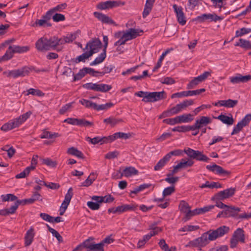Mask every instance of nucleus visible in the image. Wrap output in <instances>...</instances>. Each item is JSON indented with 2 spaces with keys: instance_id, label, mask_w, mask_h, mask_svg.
<instances>
[{
  "instance_id": "f257e3e1",
  "label": "nucleus",
  "mask_w": 251,
  "mask_h": 251,
  "mask_svg": "<svg viewBox=\"0 0 251 251\" xmlns=\"http://www.w3.org/2000/svg\"><path fill=\"white\" fill-rule=\"evenodd\" d=\"M143 32L142 30L130 28L126 31H119L115 34V37L119 38V40L114 43L115 46H119L116 50L120 53L123 52L122 48L120 46L125 44L126 41L135 38Z\"/></svg>"
},
{
  "instance_id": "f03ea898",
  "label": "nucleus",
  "mask_w": 251,
  "mask_h": 251,
  "mask_svg": "<svg viewBox=\"0 0 251 251\" xmlns=\"http://www.w3.org/2000/svg\"><path fill=\"white\" fill-rule=\"evenodd\" d=\"M15 40L14 38L7 40L0 46V50L3 49L4 48H8L5 54H7L8 56L6 57L8 58V60L13 57L14 53H24L27 52L29 50V48L28 46H20L13 44Z\"/></svg>"
},
{
  "instance_id": "7ed1b4c3",
  "label": "nucleus",
  "mask_w": 251,
  "mask_h": 251,
  "mask_svg": "<svg viewBox=\"0 0 251 251\" xmlns=\"http://www.w3.org/2000/svg\"><path fill=\"white\" fill-rule=\"evenodd\" d=\"M36 49L41 51L55 49L57 51L61 50V47H58L57 42V37H53L50 39L46 37L40 38L36 43Z\"/></svg>"
},
{
  "instance_id": "20e7f679",
  "label": "nucleus",
  "mask_w": 251,
  "mask_h": 251,
  "mask_svg": "<svg viewBox=\"0 0 251 251\" xmlns=\"http://www.w3.org/2000/svg\"><path fill=\"white\" fill-rule=\"evenodd\" d=\"M31 114V111H28L3 124L0 127V129L3 131L6 132L18 127L24 124L30 117Z\"/></svg>"
},
{
  "instance_id": "39448f33",
  "label": "nucleus",
  "mask_w": 251,
  "mask_h": 251,
  "mask_svg": "<svg viewBox=\"0 0 251 251\" xmlns=\"http://www.w3.org/2000/svg\"><path fill=\"white\" fill-rule=\"evenodd\" d=\"M135 95L142 97V101L145 102H153L166 98L164 91L153 92L139 91L135 93Z\"/></svg>"
},
{
  "instance_id": "423d86ee",
  "label": "nucleus",
  "mask_w": 251,
  "mask_h": 251,
  "mask_svg": "<svg viewBox=\"0 0 251 251\" xmlns=\"http://www.w3.org/2000/svg\"><path fill=\"white\" fill-rule=\"evenodd\" d=\"M210 241L211 240L210 239L209 231H207L203 233L200 237L190 241L185 247L198 248L200 250H201L202 247L208 244Z\"/></svg>"
},
{
  "instance_id": "0eeeda50",
  "label": "nucleus",
  "mask_w": 251,
  "mask_h": 251,
  "mask_svg": "<svg viewBox=\"0 0 251 251\" xmlns=\"http://www.w3.org/2000/svg\"><path fill=\"white\" fill-rule=\"evenodd\" d=\"M83 87L88 90L100 92H106L112 88L111 85L107 84L99 83H93L92 82L86 83L83 85Z\"/></svg>"
},
{
  "instance_id": "6e6552de",
  "label": "nucleus",
  "mask_w": 251,
  "mask_h": 251,
  "mask_svg": "<svg viewBox=\"0 0 251 251\" xmlns=\"http://www.w3.org/2000/svg\"><path fill=\"white\" fill-rule=\"evenodd\" d=\"M211 72H204L201 75L197 77H194L188 84L187 88L188 89H191L195 88L200 83L204 81L209 76L211 75Z\"/></svg>"
},
{
  "instance_id": "1a4fd4ad",
  "label": "nucleus",
  "mask_w": 251,
  "mask_h": 251,
  "mask_svg": "<svg viewBox=\"0 0 251 251\" xmlns=\"http://www.w3.org/2000/svg\"><path fill=\"white\" fill-rule=\"evenodd\" d=\"M101 47V41L98 38L91 40L87 43L85 49L89 50L88 51L89 53H91L92 55L98 52Z\"/></svg>"
},
{
  "instance_id": "9d476101",
  "label": "nucleus",
  "mask_w": 251,
  "mask_h": 251,
  "mask_svg": "<svg viewBox=\"0 0 251 251\" xmlns=\"http://www.w3.org/2000/svg\"><path fill=\"white\" fill-rule=\"evenodd\" d=\"M180 210L184 213L185 216L183 219L184 222L189 220L192 217L195 216L194 210H191L189 204L184 201H181L179 205Z\"/></svg>"
},
{
  "instance_id": "9b49d317",
  "label": "nucleus",
  "mask_w": 251,
  "mask_h": 251,
  "mask_svg": "<svg viewBox=\"0 0 251 251\" xmlns=\"http://www.w3.org/2000/svg\"><path fill=\"white\" fill-rule=\"evenodd\" d=\"M229 228L228 226H223L213 231H208L210 239L214 240L219 237H221L229 232Z\"/></svg>"
},
{
  "instance_id": "f8f14e48",
  "label": "nucleus",
  "mask_w": 251,
  "mask_h": 251,
  "mask_svg": "<svg viewBox=\"0 0 251 251\" xmlns=\"http://www.w3.org/2000/svg\"><path fill=\"white\" fill-rule=\"evenodd\" d=\"M222 20V18L221 17L215 13L203 14L196 18V20L200 23H203L205 21L216 22Z\"/></svg>"
},
{
  "instance_id": "ddd939ff",
  "label": "nucleus",
  "mask_w": 251,
  "mask_h": 251,
  "mask_svg": "<svg viewBox=\"0 0 251 251\" xmlns=\"http://www.w3.org/2000/svg\"><path fill=\"white\" fill-rule=\"evenodd\" d=\"M51 16L48 12L45 15L42 17L41 19H37L35 22L32 23L31 26L34 27L38 26L49 27L51 26V24L49 22L51 19Z\"/></svg>"
},
{
  "instance_id": "4468645a",
  "label": "nucleus",
  "mask_w": 251,
  "mask_h": 251,
  "mask_svg": "<svg viewBox=\"0 0 251 251\" xmlns=\"http://www.w3.org/2000/svg\"><path fill=\"white\" fill-rule=\"evenodd\" d=\"M173 7L176 13L177 22L181 25H184L186 23V20L182 7L176 4H174Z\"/></svg>"
},
{
  "instance_id": "2eb2a0df",
  "label": "nucleus",
  "mask_w": 251,
  "mask_h": 251,
  "mask_svg": "<svg viewBox=\"0 0 251 251\" xmlns=\"http://www.w3.org/2000/svg\"><path fill=\"white\" fill-rule=\"evenodd\" d=\"M251 121V114H247L245 117L239 122L236 126L234 127L231 134L234 135L239 132L240 130L243 128V127L246 126L249 124L250 122Z\"/></svg>"
},
{
  "instance_id": "dca6fc26",
  "label": "nucleus",
  "mask_w": 251,
  "mask_h": 251,
  "mask_svg": "<svg viewBox=\"0 0 251 251\" xmlns=\"http://www.w3.org/2000/svg\"><path fill=\"white\" fill-rule=\"evenodd\" d=\"M235 191V189L232 188L225 189L215 194L214 198L217 200L222 201L232 196Z\"/></svg>"
},
{
  "instance_id": "f3484780",
  "label": "nucleus",
  "mask_w": 251,
  "mask_h": 251,
  "mask_svg": "<svg viewBox=\"0 0 251 251\" xmlns=\"http://www.w3.org/2000/svg\"><path fill=\"white\" fill-rule=\"evenodd\" d=\"M229 79L230 82L233 84L245 83L251 79V75L243 76L241 74H237L235 76L230 77Z\"/></svg>"
},
{
  "instance_id": "a211bd4d",
  "label": "nucleus",
  "mask_w": 251,
  "mask_h": 251,
  "mask_svg": "<svg viewBox=\"0 0 251 251\" xmlns=\"http://www.w3.org/2000/svg\"><path fill=\"white\" fill-rule=\"evenodd\" d=\"M76 33H72L67 34L63 38H58L57 37V42L58 47L65 43H69L73 42L76 38Z\"/></svg>"
},
{
  "instance_id": "6ab92c4d",
  "label": "nucleus",
  "mask_w": 251,
  "mask_h": 251,
  "mask_svg": "<svg viewBox=\"0 0 251 251\" xmlns=\"http://www.w3.org/2000/svg\"><path fill=\"white\" fill-rule=\"evenodd\" d=\"M206 168L207 170L219 175H223L226 176L229 174L228 171L225 170L221 166L215 164L207 165Z\"/></svg>"
},
{
  "instance_id": "aec40b11",
  "label": "nucleus",
  "mask_w": 251,
  "mask_h": 251,
  "mask_svg": "<svg viewBox=\"0 0 251 251\" xmlns=\"http://www.w3.org/2000/svg\"><path fill=\"white\" fill-rule=\"evenodd\" d=\"M35 235L34 228L31 227L28 230L25 236V246H29L33 242Z\"/></svg>"
},
{
  "instance_id": "412c9836",
  "label": "nucleus",
  "mask_w": 251,
  "mask_h": 251,
  "mask_svg": "<svg viewBox=\"0 0 251 251\" xmlns=\"http://www.w3.org/2000/svg\"><path fill=\"white\" fill-rule=\"evenodd\" d=\"M103 122L107 125L114 127L117 125L120 124L124 122L122 119L116 118L114 117L111 116L103 120Z\"/></svg>"
},
{
  "instance_id": "4be33fe9",
  "label": "nucleus",
  "mask_w": 251,
  "mask_h": 251,
  "mask_svg": "<svg viewBox=\"0 0 251 251\" xmlns=\"http://www.w3.org/2000/svg\"><path fill=\"white\" fill-rule=\"evenodd\" d=\"M73 196V188L70 187L65 196V199L63 201L60 207L67 209L71 200Z\"/></svg>"
},
{
  "instance_id": "5701e85b",
  "label": "nucleus",
  "mask_w": 251,
  "mask_h": 251,
  "mask_svg": "<svg viewBox=\"0 0 251 251\" xmlns=\"http://www.w3.org/2000/svg\"><path fill=\"white\" fill-rule=\"evenodd\" d=\"M175 191L174 186H171L170 187L165 188L163 191V197L162 198H155L154 201L158 203L163 201L165 197L171 195Z\"/></svg>"
},
{
  "instance_id": "b1692460",
  "label": "nucleus",
  "mask_w": 251,
  "mask_h": 251,
  "mask_svg": "<svg viewBox=\"0 0 251 251\" xmlns=\"http://www.w3.org/2000/svg\"><path fill=\"white\" fill-rule=\"evenodd\" d=\"M194 161L191 159H181L179 163H177L176 166L179 170L185 169L188 167H191L194 165Z\"/></svg>"
},
{
  "instance_id": "393cba45",
  "label": "nucleus",
  "mask_w": 251,
  "mask_h": 251,
  "mask_svg": "<svg viewBox=\"0 0 251 251\" xmlns=\"http://www.w3.org/2000/svg\"><path fill=\"white\" fill-rule=\"evenodd\" d=\"M138 174V171L134 167H128L125 168L121 174V176H125L126 177H130Z\"/></svg>"
},
{
  "instance_id": "a878e982",
  "label": "nucleus",
  "mask_w": 251,
  "mask_h": 251,
  "mask_svg": "<svg viewBox=\"0 0 251 251\" xmlns=\"http://www.w3.org/2000/svg\"><path fill=\"white\" fill-rule=\"evenodd\" d=\"M86 140L91 143L92 144L95 145L96 144L100 143L101 144L103 143H109V140L107 137H96L94 138H91L89 137H87L86 138Z\"/></svg>"
},
{
  "instance_id": "bb28decb",
  "label": "nucleus",
  "mask_w": 251,
  "mask_h": 251,
  "mask_svg": "<svg viewBox=\"0 0 251 251\" xmlns=\"http://www.w3.org/2000/svg\"><path fill=\"white\" fill-rule=\"evenodd\" d=\"M240 210V209L238 207L227 205V207H226L224 210L225 217L234 216Z\"/></svg>"
},
{
  "instance_id": "cd10ccee",
  "label": "nucleus",
  "mask_w": 251,
  "mask_h": 251,
  "mask_svg": "<svg viewBox=\"0 0 251 251\" xmlns=\"http://www.w3.org/2000/svg\"><path fill=\"white\" fill-rule=\"evenodd\" d=\"M94 15L100 21L104 23L108 24H113L114 23V21L111 18L105 15L97 12H94Z\"/></svg>"
},
{
  "instance_id": "c85d7f7f",
  "label": "nucleus",
  "mask_w": 251,
  "mask_h": 251,
  "mask_svg": "<svg viewBox=\"0 0 251 251\" xmlns=\"http://www.w3.org/2000/svg\"><path fill=\"white\" fill-rule=\"evenodd\" d=\"M92 199L99 203H109L112 202L114 200V198L112 197L111 195H107L105 196L104 197L93 196L92 198Z\"/></svg>"
},
{
  "instance_id": "c756f323",
  "label": "nucleus",
  "mask_w": 251,
  "mask_h": 251,
  "mask_svg": "<svg viewBox=\"0 0 251 251\" xmlns=\"http://www.w3.org/2000/svg\"><path fill=\"white\" fill-rule=\"evenodd\" d=\"M16 70L18 77H24L28 75L33 70V68L28 66H24L17 69Z\"/></svg>"
},
{
  "instance_id": "7c9ffc66",
  "label": "nucleus",
  "mask_w": 251,
  "mask_h": 251,
  "mask_svg": "<svg viewBox=\"0 0 251 251\" xmlns=\"http://www.w3.org/2000/svg\"><path fill=\"white\" fill-rule=\"evenodd\" d=\"M196 122L201 128L210 124L211 123V119L209 117L201 116L200 119H197Z\"/></svg>"
},
{
  "instance_id": "2f4dec72",
  "label": "nucleus",
  "mask_w": 251,
  "mask_h": 251,
  "mask_svg": "<svg viewBox=\"0 0 251 251\" xmlns=\"http://www.w3.org/2000/svg\"><path fill=\"white\" fill-rule=\"evenodd\" d=\"M116 2L114 1H107L103 2H101L97 5V8L101 9H106L116 6Z\"/></svg>"
},
{
  "instance_id": "473e14b6",
  "label": "nucleus",
  "mask_w": 251,
  "mask_h": 251,
  "mask_svg": "<svg viewBox=\"0 0 251 251\" xmlns=\"http://www.w3.org/2000/svg\"><path fill=\"white\" fill-rule=\"evenodd\" d=\"M129 136L128 134L119 132L115 133L112 135L108 136V139L109 140V143L114 141L118 138L127 139L129 138Z\"/></svg>"
},
{
  "instance_id": "72a5a7b5",
  "label": "nucleus",
  "mask_w": 251,
  "mask_h": 251,
  "mask_svg": "<svg viewBox=\"0 0 251 251\" xmlns=\"http://www.w3.org/2000/svg\"><path fill=\"white\" fill-rule=\"evenodd\" d=\"M41 200L42 201L41 195L37 192L35 191L33 193L31 197L29 199H25L23 200L24 204L26 203H32L36 201Z\"/></svg>"
},
{
  "instance_id": "f704fd0d",
  "label": "nucleus",
  "mask_w": 251,
  "mask_h": 251,
  "mask_svg": "<svg viewBox=\"0 0 251 251\" xmlns=\"http://www.w3.org/2000/svg\"><path fill=\"white\" fill-rule=\"evenodd\" d=\"M216 118L222 121L223 123L228 125H232L234 123V120L232 116L229 117L221 114Z\"/></svg>"
},
{
  "instance_id": "c9c22d12",
  "label": "nucleus",
  "mask_w": 251,
  "mask_h": 251,
  "mask_svg": "<svg viewBox=\"0 0 251 251\" xmlns=\"http://www.w3.org/2000/svg\"><path fill=\"white\" fill-rule=\"evenodd\" d=\"M195 93L194 92V90L182 91L181 92H178V93L173 94L171 96V98L174 99L176 97L182 98V97H188V96H192L195 95H194Z\"/></svg>"
},
{
  "instance_id": "e433bc0d",
  "label": "nucleus",
  "mask_w": 251,
  "mask_h": 251,
  "mask_svg": "<svg viewBox=\"0 0 251 251\" xmlns=\"http://www.w3.org/2000/svg\"><path fill=\"white\" fill-rule=\"evenodd\" d=\"M67 152L68 154L75 156L78 158H83V153L78 150L76 148L74 147H71L67 150Z\"/></svg>"
},
{
  "instance_id": "4c0bfd02",
  "label": "nucleus",
  "mask_w": 251,
  "mask_h": 251,
  "mask_svg": "<svg viewBox=\"0 0 251 251\" xmlns=\"http://www.w3.org/2000/svg\"><path fill=\"white\" fill-rule=\"evenodd\" d=\"M233 236L234 238L237 239L240 242L244 243L245 242V236L244 231L242 228H238L234 231Z\"/></svg>"
},
{
  "instance_id": "58836bf2",
  "label": "nucleus",
  "mask_w": 251,
  "mask_h": 251,
  "mask_svg": "<svg viewBox=\"0 0 251 251\" xmlns=\"http://www.w3.org/2000/svg\"><path fill=\"white\" fill-rule=\"evenodd\" d=\"M106 56V51L103 50L102 52L99 55V56L90 63V65L95 66L102 62L105 59Z\"/></svg>"
},
{
  "instance_id": "ea45409f",
  "label": "nucleus",
  "mask_w": 251,
  "mask_h": 251,
  "mask_svg": "<svg viewBox=\"0 0 251 251\" xmlns=\"http://www.w3.org/2000/svg\"><path fill=\"white\" fill-rule=\"evenodd\" d=\"M169 160V158H168L167 155H165L164 157L160 159L154 166V170L156 171L160 170L165 166Z\"/></svg>"
},
{
  "instance_id": "a19ab883",
  "label": "nucleus",
  "mask_w": 251,
  "mask_h": 251,
  "mask_svg": "<svg viewBox=\"0 0 251 251\" xmlns=\"http://www.w3.org/2000/svg\"><path fill=\"white\" fill-rule=\"evenodd\" d=\"M180 123H189L193 120V116L191 114H185L178 116Z\"/></svg>"
},
{
  "instance_id": "79ce46f5",
  "label": "nucleus",
  "mask_w": 251,
  "mask_h": 251,
  "mask_svg": "<svg viewBox=\"0 0 251 251\" xmlns=\"http://www.w3.org/2000/svg\"><path fill=\"white\" fill-rule=\"evenodd\" d=\"M214 205H209L206 206H204L202 208H197L194 210L195 215L202 214L205 213L207 211H210L214 207Z\"/></svg>"
},
{
  "instance_id": "37998d69",
  "label": "nucleus",
  "mask_w": 251,
  "mask_h": 251,
  "mask_svg": "<svg viewBox=\"0 0 251 251\" xmlns=\"http://www.w3.org/2000/svg\"><path fill=\"white\" fill-rule=\"evenodd\" d=\"M221 185L218 183L215 182H209L208 181H206L205 183L201 184L200 186V187L201 188H221Z\"/></svg>"
},
{
  "instance_id": "c03bdc74",
  "label": "nucleus",
  "mask_w": 251,
  "mask_h": 251,
  "mask_svg": "<svg viewBox=\"0 0 251 251\" xmlns=\"http://www.w3.org/2000/svg\"><path fill=\"white\" fill-rule=\"evenodd\" d=\"M251 32V28L242 27L236 31V37H241Z\"/></svg>"
},
{
  "instance_id": "a18cd8bd",
  "label": "nucleus",
  "mask_w": 251,
  "mask_h": 251,
  "mask_svg": "<svg viewBox=\"0 0 251 251\" xmlns=\"http://www.w3.org/2000/svg\"><path fill=\"white\" fill-rule=\"evenodd\" d=\"M67 7V4L66 3H61L60 4L57 5L54 8H52L48 12L50 13V15L51 16L52 14L54 13L55 12L58 11L61 12L63 10L65 9Z\"/></svg>"
},
{
  "instance_id": "49530a36",
  "label": "nucleus",
  "mask_w": 251,
  "mask_h": 251,
  "mask_svg": "<svg viewBox=\"0 0 251 251\" xmlns=\"http://www.w3.org/2000/svg\"><path fill=\"white\" fill-rule=\"evenodd\" d=\"M235 46L244 48L251 49V43L250 41L243 39H240L239 42L237 43Z\"/></svg>"
},
{
  "instance_id": "de8ad7c7",
  "label": "nucleus",
  "mask_w": 251,
  "mask_h": 251,
  "mask_svg": "<svg viewBox=\"0 0 251 251\" xmlns=\"http://www.w3.org/2000/svg\"><path fill=\"white\" fill-rule=\"evenodd\" d=\"M194 103V101L192 100H186L182 101L181 102L178 103V105L179 106L182 111L185 109H186L188 106L193 105Z\"/></svg>"
},
{
  "instance_id": "09e8293b",
  "label": "nucleus",
  "mask_w": 251,
  "mask_h": 251,
  "mask_svg": "<svg viewBox=\"0 0 251 251\" xmlns=\"http://www.w3.org/2000/svg\"><path fill=\"white\" fill-rule=\"evenodd\" d=\"M200 227L198 226L186 225L179 229V231L191 232L199 229Z\"/></svg>"
},
{
  "instance_id": "8fccbe9b",
  "label": "nucleus",
  "mask_w": 251,
  "mask_h": 251,
  "mask_svg": "<svg viewBox=\"0 0 251 251\" xmlns=\"http://www.w3.org/2000/svg\"><path fill=\"white\" fill-rule=\"evenodd\" d=\"M24 204V202L23 201H17L14 205L11 206L9 209H6L7 215L14 213L17 209L18 208L19 204Z\"/></svg>"
},
{
  "instance_id": "3c124183",
  "label": "nucleus",
  "mask_w": 251,
  "mask_h": 251,
  "mask_svg": "<svg viewBox=\"0 0 251 251\" xmlns=\"http://www.w3.org/2000/svg\"><path fill=\"white\" fill-rule=\"evenodd\" d=\"M195 159L198 161L204 162H208L209 160V158L206 155H204L202 152L199 151H197Z\"/></svg>"
},
{
  "instance_id": "603ef678",
  "label": "nucleus",
  "mask_w": 251,
  "mask_h": 251,
  "mask_svg": "<svg viewBox=\"0 0 251 251\" xmlns=\"http://www.w3.org/2000/svg\"><path fill=\"white\" fill-rule=\"evenodd\" d=\"M3 74L7 77L13 78L18 77L16 69L5 71L3 72Z\"/></svg>"
},
{
  "instance_id": "864d4df0",
  "label": "nucleus",
  "mask_w": 251,
  "mask_h": 251,
  "mask_svg": "<svg viewBox=\"0 0 251 251\" xmlns=\"http://www.w3.org/2000/svg\"><path fill=\"white\" fill-rule=\"evenodd\" d=\"M79 102L85 107L88 108L94 109L95 103L85 99H82L79 100Z\"/></svg>"
},
{
  "instance_id": "5fc2aeb1",
  "label": "nucleus",
  "mask_w": 251,
  "mask_h": 251,
  "mask_svg": "<svg viewBox=\"0 0 251 251\" xmlns=\"http://www.w3.org/2000/svg\"><path fill=\"white\" fill-rule=\"evenodd\" d=\"M163 122L170 125H175L176 124H180L178 116L173 118L164 119Z\"/></svg>"
},
{
  "instance_id": "6e6d98bb",
  "label": "nucleus",
  "mask_w": 251,
  "mask_h": 251,
  "mask_svg": "<svg viewBox=\"0 0 251 251\" xmlns=\"http://www.w3.org/2000/svg\"><path fill=\"white\" fill-rule=\"evenodd\" d=\"M32 95L33 96H37L39 97H43L44 96V93L39 89H35L33 88H30L27 90V95Z\"/></svg>"
},
{
  "instance_id": "4d7b16f0",
  "label": "nucleus",
  "mask_w": 251,
  "mask_h": 251,
  "mask_svg": "<svg viewBox=\"0 0 251 251\" xmlns=\"http://www.w3.org/2000/svg\"><path fill=\"white\" fill-rule=\"evenodd\" d=\"M150 186V185L144 184L140 185L139 186L134 188L132 191H131V194H136L142 191V190L149 188Z\"/></svg>"
},
{
  "instance_id": "13d9d810",
  "label": "nucleus",
  "mask_w": 251,
  "mask_h": 251,
  "mask_svg": "<svg viewBox=\"0 0 251 251\" xmlns=\"http://www.w3.org/2000/svg\"><path fill=\"white\" fill-rule=\"evenodd\" d=\"M184 152H185L190 158L195 159L196 157V155L197 152V151L194 150L191 148H188L184 149L183 151Z\"/></svg>"
},
{
  "instance_id": "bf43d9fd",
  "label": "nucleus",
  "mask_w": 251,
  "mask_h": 251,
  "mask_svg": "<svg viewBox=\"0 0 251 251\" xmlns=\"http://www.w3.org/2000/svg\"><path fill=\"white\" fill-rule=\"evenodd\" d=\"M133 209V206L129 204H123L118 206L119 213Z\"/></svg>"
},
{
  "instance_id": "052dcab7",
  "label": "nucleus",
  "mask_w": 251,
  "mask_h": 251,
  "mask_svg": "<svg viewBox=\"0 0 251 251\" xmlns=\"http://www.w3.org/2000/svg\"><path fill=\"white\" fill-rule=\"evenodd\" d=\"M91 56L92 54L89 53V52L87 51L83 54H82L81 55L78 56L76 59V60H77L76 62H79L81 61H84L85 59H88Z\"/></svg>"
},
{
  "instance_id": "680f3d73",
  "label": "nucleus",
  "mask_w": 251,
  "mask_h": 251,
  "mask_svg": "<svg viewBox=\"0 0 251 251\" xmlns=\"http://www.w3.org/2000/svg\"><path fill=\"white\" fill-rule=\"evenodd\" d=\"M1 198L3 201H14L17 199V198L15 196L11 194L2 195L1 196Z\"/></svg>"
},
{
  "instance_id": "e2e57ef3",
  "label": "nucleus",
  "mask_w": 251,
  "mask_h": 251,
  "mask_svg": "<svg viewBox=\"0 0 251 251\" xmlns=\"http://www.w3.org/2000/svg\"><path fill=\"white\" fill-rule=\"evenodd\" d=\"M87 72L86 70V68H83L82 69L80 70L77 74L75 75L74 78V81L81 79L83 76H85Z\"/></svg>"
},
{
  "instance_id": "0e129e2a",
  "label": "nucleus",
  "mask_w": 251,
  "mask_h": 251,
  "mask_svg": "<svg viewBox=\"0 0 251 251\" xmlns=\"http://www.w3.org/2000/svg\"><path fill=\"white\" fill-rule=\"evenodd\" d=\"M170 50H166L165 52H164L162 55L160 56L158 62L157 63L156 65L154 67L153 69V71H154L156 69H158L161 66L162 62L164 59L165 56L169 52Z\"/></svg>"
},
{
  "instance_id": "69168bd1",
  "label": "nucleus",
  "mask_w": 251,
  "mask_h": 251,
  "mask_svg": "<svg viewBox=\"0 0 251 251\" xmlns=\"http://www.w3.org/2000/svg\"><path fill=\"white\" fill-rule=\"evenodd\" d=\"M183 152H184L183 151L178 149L171 151L166 155H167V157L169 158V159H170L172 156L173 155L180 156L182 155Z\"/></svg>"
},
{
  "instance_id": "338daca9",
  "label": "nucleus",
  "mask_w": 251,
  "mask_h": 251,
  "mask_svg": "<svg viewBox=\"0 0 251 251\" xmlns=\"http://www.w3.org/2000/svg\"><path fill=\"white\" fill-rule=\"evenodd\" d=\"M43 163L50 167L54 168L57 165V162L50 158H47L43 159Z\"/></svg>"
},
{
  "instance_id": "774afa93",
  "label": "nucleus",
  "mask_w": 251,
  "mask_h": 251,
  "mask_svg": "<svg viewBox=\"0 0 251 251\" xmlns=\"http://www.w3.org/2000/svg\"><path fill=\"white\" fill-rule=\"evenodd\" d=\"M31 170L29 168L26 167L22 172L16 176V178H22L25 177L30 173Z\"/></svg>"
}]
</instances>
